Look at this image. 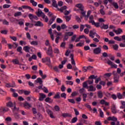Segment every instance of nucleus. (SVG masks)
<instances>
[{
	"label": "nucleus",
	"instance_id": "c85d7f7f",
	"mask_svg": "<svg viewBox=\"0 0 125 125\" xmlns=\"http://www.w3.org/2000/svg\"><path fill=\"white\" fill-rule=\"evenodd\" d=\"M66 9H67V6H63L61 8L59 9V10L61 11V12H64L66 11Z\"/></svg>",
	"mask_w": 125,
	"mask_h": 125
},
{
	"label": "nucleus",
	"instance_id": "423d86ee",
	"mask_svg": "<svg viewBox=\"0 0 125 125\" xmlns=\"http://www.w3.org/2000/svg\"><path fill=\"white\" fill-rule=\"evenodd\" d=\"M101 46H100V47H98L97 48H94L93 50L94 54H100V53H101Z\"/></svg>",
	"mask_w": 125,
	"mask_h": 125
},
{
	"label": "nucleus",
	"instance_id": "a19ab883",
	"mask_svg": "<svg viewBox=\"0 0 125 125\" xmlns=\"http://www.w3.org/2000/svg\"><path fill=\"white\" fill-rule=\"evenodd\" d=\"M17 50L18 52H20V54H22V47H21V46L18 47Z\"/></svg>",
	"mask_w": 125,
	"mask_h": 125
},
{
	"label": "nucleus",
	"instance_id": "774afa93",
	"mask_svg": "<svg viewBox=\"0 0 125 125\" xmlns=\"http://www.w3.org/2000/svg\"><path fill=\"white\" fill-rule=\"evenodd\" d=\"M111 97L112 99H113V100H116L117 99V96L115 94H112L111 95Z\"/></svg>",
	"mask_w": 125,
	"mask_h": 125
},
{
	"label": "nucleus",
	"instance_id": "052dcab7",
	"mask_svg": "<svg viewBox=\"0 0 125 125\" xmlns=\"http://www.w3.org/2000/svg\"><path fill=\"white\" fill-rule=\"evenodd\" d=\"M21 21L19 22V25L20 26H22V25H24V20H20Z\"/></svg>",
	"mask_w": 125,
	"mask_h": 125
},
{
	"label": "nucleus",
	"instance_id": "c9c22d12",
	"mask_svg": "<svg viewBox=\"0 0 125 125\" xmlns=\"http://www.w3.org/2000/svg\"><path fill=\"white\" fill-rule=\"evenodd\" d=\"M22 15V13L21 12H17L15 13V17H18V16H21Z\"/></svg>",
	"mask_w": 125,
	"mask_h": 125
},
{
	"label": "nucleus",
	"instance_id": "0e129e2a",
	"mask_svg": "<svg viewBox=\"0 0 125 125\" xmlns=\"http://www.w3.org/2000/svg\"><path fill=\"white\" fill-rule=\"evenodd\" d=\"M83 101H86V97L87 95L86 94H83Z\"/></svg>",
	"mask_w": 125,
	"mask_h": 125
},
{
	"label": "nucleus",
	"instance_id": "58836bf2",
	"mask_svg": "<svg viewBox=\"0 0 125 125\" xmlns=\"http://www.w3.org/2000/svg\"><path fill=\"white\" fill-rule=\"evenodd\" d=\"M78 122V118L74 117L71 120V124H75V123H77Z\"/></svg>",
	"mask_w": 125,
	"mask_h": 125
},
{
	"label": "nucleus",
	"instance_id": "2f4dec72",
	"mask_svg": "<svg viewBox=\"0 0 125 125\" xmlns=\"http://www.w3.org/2000/svg\"><path fill=\"white\" fill-rule=\"evenodd\" d=\"M112 5L114 6V8H116V9H118L119 8V5L118 4V3L116 2H112Z\"/></svg>",
	"mask_w": 125,
	"mask_h": 125
},
{
	"label": "nucleus",
	"instance_id": "864d4df0",
	"mask_svg": "<svg viewBox=\"0 0 125 125\" xmlns=\"http://www.w3.org/2000/svg\"><path fill=\"white\" fill-rule=\"evenodd\" d=\"M100 117L101 118H104V113H103V111H102V110L100 109Z\"/></svg>",
	"mask_w": 125,
	"mask_h": 125
},
{
	"label": "nucleus",
	"instance_id": "f3484780",
	"mask_svg": "<svg viewBox=\"0 0 125 125\" xmlns=\"http://www.w3.org/2000/svg\"><path fill=\"white\" fill-rule=\"evenodd\" d=\"M22 7L23 9H29V10L32 11V12L34 11V9L28 5H22Z\"/></svg>",
	"mask_w": 125,
	"mask_h": 125
},
{
	"label": "nucleus",
	"instance_id": "09e8293b",
	"mask_svg": "<svg viewBox=\"0 0 125 125\" xmlns=\"http://www.w3.org/2000/svg\"><path fill=\"white\" fill-rule=\"evenodd\" d=\"M114 40H115V41H117L118 42H122V38L118 36L115 37Z\"/></svg>",
	"mask_w": 125,
	"mask_h": 125
},
{
	"label": "nucleus",
	"instance_id": "473e14b6",
	"mask_svg": "<svg viewBox=\"0 0 125 125\" xmlns=\"http://www.w3.org/2000/svg\"><path fill=\"white\" fill-rule=\"evenodd\" d=\"M117 96L118 99H123L125 98V97H123V95H122V94L120 93H117Z\"/></svg>",
	"mask_w": 125,
	"mask_h": 125
},
{
	"label": "nucleus",
	"instance_id": "4be33fe9",
	"mask_svg": "<svg viewBox=\"0 0 125 125\" xmlns=\"http://www.w3.org/2000/svg\"><path fill=\"white\" fill-rule=\"evenodd\" d=\"M46 53L48 55H51L52 54V48L51 46L49 47Z\"/></svg>",
	"mask_w": 125,
	"mask_h": 125
},
{
	"label": "nucleus",
	"instance_id": "1a4fd4ad",
	"mask_svg": "<svg viewBox=\"0 0 125 125\" xmlns=\"http://www.w3.org/2000/svg\"><path fill=\"white\" fill-rule=\"evenodd\" d=\"M107 63L108 65H110V66H111V68H114L115 69H117V68H118V65H117V64H113V62H112V61L108 60L107 62Z\"/></svg>",
	"mask_w": 125,
	"mask_h": 125
},
{
	"label": "nucleus",
	"instance_id": "4468645a",
	"mask_svg": "<svg viewBox=\"0 0 125 125\" xmlns=\"http://www.w3.org/2000/svg\"><path fill=\"white\" fill-rule=\"evenodd\" d=\"M39 100L40 101H43V99L46 97V95L43 93H40L39 94Z\"/></svg>",
	"mask_w": 125,
	"mask_h": 125
},
{
	"label": "nucleus",
	"instance_id": "dca6fc26",
	"mask_svg": "<svg viewBox=\"0 0 125 125\" xmlns=\"http://www.w3.org/2000/svg\"><path fill=\"white\" fill-rule=\"evenodd\" d=\"M48 33L50 34V38L53 42L54 41V35L52 33V29H50L48 30Z\"/></svg>",
	"mask_w": 125,
	"mask_h": 125
},
{
	"label": "nucleus",
	"instance_id": "9b49d317",
	"mask_svg": "<svg viewBox=\"0 0 125 125\" xmlns=\"http://www.w3.org/2000/svg\"><path fill=\"white\" fill-rule=\"evenodd\" d=\"M36 14L38 17H42V16H43V15H44V13L40 9H38V12H36Z\"/></svg>",
	"mask_w": 125,
	"mask_h": 125
},
{
	"label": "nucleus",
	"instance_id": "2eb2a0df",
	"mask_svg": "<svg viewBox=\"0 0 125 125\" xmlns=\"http://www.w3.org/2000/svg\"><path fill=\"white\" fill-rule=\"evenodd\" d=\"M35 26L36 27H43V23L41 21H38L35 22Z\"/></svg>",
	"mask_w": 125,
	"mask_h": 125
},
{
	"label": "nucleus",
	"instance_id": "680f3d73",
	"mask_svg": "<svg viewBox=\"0 0 125 125\" xmlns=\"http://www.w3.org/2000/svg\"><path fill=\"white\" fill-rule=\"evenodd\" d=\"M28 17L30 20H33V19H34V15L32 14H29L28 15Z\"/></svg>",
	"mask_w": 125,
	"mask_h": 125
},
{
	"label": "nucleus",
	"instance_id": "ea45409f",
	"mask_svg": "<svg viewBox=\"0 0 125 125\" xmlns=\"http://www.w3.org/2000/svg\"><path fill=\"white\" fill-rule=\"evenodd\" d=\"M20 68L21 69H22V70H26L27 69V66L26 65H24L23 64H21L20 65Z\"/></svg>",
	"mask_w": 125,
	"mask_h": 125
},
{
	"label": "nucleus",
	"instance_id": "79ce46f5",
	"mask_svg": "<svg viewBox=\"0 0 125 125\" xmlns=\"http://www.w3.org/2000/svg\"><path fill=\"white\" fill-rule=\"evenodd\" d=\"M109 28V25L108 24H103L102 27V29H104V30H107Z\"/></svg>",
	"mask_w": 125,
	"mask_h": 125
},
{
	"label": "nucleus",
	"instance_id": "39448f33",
	"mask_svg": "<svg viewBox=\"0 0 125 125\" xmlns=\"http://www.w3.org/2000/svg\"><path fill=\"white\" fill-rule=\"evenodd\" d=\"M74 35V32H66L64 35V41H67L69 39V37H72Z\"/></svg>",
	"mask_w": 125,
	"mask_h": 125
},
{
	"label": "nucleus",
	"instance_id": "5fc2aeb1",
	"mask_svg": "<svg viewBox=\"0 0 125 125\" xmlns=\"http://www.w3.org/2000/svg\"><path fill=\"white\" fill-rule=\"evenodd\" d=\"M0 94H2L3 95H5V94H6V92L2 90L1 88H0Z\"/></svg>",
	"mask_w": 125,
	"mask_h": 125
},
{
	"label": "nucleus",
	"instance_id": "f704fd0d",
	"mask_svg": "<svg viewBox=\"0 0 125 125\" xmlns=\"http://www.w3.org/2000/svg\"><path fill=\"white\" fill-rule=\"evenodd\" d=\"M98 97L101 99L102 98V97H103V94L102 93V91H99L98 92Z\"/></svg>",
	"mask_w": 125,
	"mask_h": 125
},
{
	"label": "nucleus",
	"instance_id": "4d7b16f0",
	"mask_svg": "<svg viewBox=\"0 0 125 125\" xmlns=\"http://www.w3.org/2000/svg\"><path fill=\"white\" fill-rule=\"evenodd\" d=\"M45 45H46L47 46H49V47H50V43H49V41L48 40H46L45 42Z\"/></svg>",
	"mask_w": 125,
	"mask_h": 125
},
{
	"label": "nucleus",
	"instance_id": "6e6d98bb",
	"mask_svg": "<svg viewBox=\"0 0 125 125\" xmlns=\"http://www.w3.org/2000/svg\"><path fill=\"white\" fill-rule=\"evenodd\" d=\"M113 47L114 50H118V48H119V45H118V44H115L113 45Z\"/></svg>",
	"mask_w": 125,
	"mask_h": 125
},
{
	"label": "nucleus",
	"instance_id": "f8f14e48",
	"mask_svg": "<svg viewBox=\"0 0 125 125\" xmlns=\"http://www.w3.org/2000/svg\"><path fill=\"white\" fill-rule=\"evenodd\" d=\"M46 112L51 119H55V117L53 116V112L50 109H47Z\"/></svg>",
	"mask_w": 125,
	"mask_h": 125
},
{
	"label": "nucleus",
	"instance_id": "7c9ffc66",
	"mask_svg": "<svg viewBox=\"0 0 125 125\" xmlns=\"http://www.w3.org/2000/svg\"><path fill=\"white\" fill-rule=\"evenodd\" d=\"M51 1L52 2V5H53L54 7L57 8V7H58V5L56 3V1L55 0H51Z\"/></svg>",
	"mask_w": 125,
	"mask_h": 125
},
{
	"label": "nucleus",
	"instance_id": "aec40b11",
	"mask_svg": "<svg viewBox=\"0 0 125 125\" xmlns=\"http://www.w3.org/2000/svg\"><path fill=\"white\" fill-rule=\"evenodd\" d=\"M92 66H89L88 67H85V66H84L83 67V71L84 73H85L86 72H87V70H90V69H92Z\"/></svg>",
	"mask_w": 125,
	"mask_h": 125
},
{
	"label": "nucleus",
	"instance_id": "e433bc0d",
	"mask_svg": "<svg viewBox=\"0 0 125 125\" xmlns=\"http://www.w3.org/2000/svg\"><path fill=\"white\" fill-rule=\"evenodd\" d=\"M30 2L33 6H37L38 5V2L35 1L34 0H30Z\"/></svg>",
	"mask_w": 125,
	"mask_h": 125
},
{
	"label": "nucleus",
	"instance_id": "6e6552de",
	"mask_svg": "<svg viewBox=\"0 0 125 125\" xmlns=\"http://www.w3.org/2000/svg\"><path fill=\"white\" fill-rule=\"evenodd\" d=\"M111 111L113 114H117V113L120 112V110H117V107H116V105L115 104H113L112 105Z\"/></svg>",
	"mask_w": 125,
	"mask_h": 125
},
{
	"label": "nucleus",
	"instance_id": "6ab92c4d",
	"mask_svg": "<svg viewBox=\"0 0 125 125\" xmlns=\"http://www.w3.org/2000/svg\"><path fill=\"white\" fill-rule=\"evenodd\" d=\"M62 116L63 118H67V117H68L69 118H71V117H72V115H71L70 113H62Z\"/></svg>",
	"mask_w": 125,
	"mask_h": 125
},
{
	"label": "nucleus",
	"instance_id": "4c0bfd02",
	"mask_svg": "<svg viewBox=\"0 0 125 125\" xmlns=\"http://www.w3.org/2000/svg\"><path fill=\"white\" fill-rule=\"evenodd\" d=\"M12 62H13V64H15L16 65L19 64V60H18V59H17L13 60L12 61Z\"/></svg>",
	"mask_w": 125,
	"mask_h": 125
},
{
	"label": "nucleus",
	"instance_id": "3c124183",
	"mask_svg": "<svg viewBox=\"0 0 125 125\" xmlns=\"http://www.w3.org/2000/svg\"><path fill=\"white\" fill-rule=\"evenodd\" d=\"M61 89L62 92H64L66 90V87H65V85H62L61 88Z\"/></svg>",
	"mask_w": 125,
	"mask_h": 125
},
{
	"label": "nucleus",
	"instance_id": "f03ea898",
	"mask_svg": "<svg viewBox=\"0 0 125 125\" xmlns=\"http://www.w3.org/2000/svg\"><path fill=\"white\" fill-rule=\"evenodd\" d=\"M42 62L43 63H46V65L49 67H52V65H51V61H50V58L48 57L42 59Z\"/></svg>",
	"mask_w": 125,
	"mask_h": 125
},
{
	"label": "nucleus",
	"instance_id": "13d9d810",
	"mask_svg": "<svg viewBox=\"0 0 125 125\" xmlns=\"http://www.w3.org/2000/svg\"><path fill=\"white\" fill-rule=\"evenodd\" d=\"M31 44H32V45H38V42L32 41V42H31Z\"/></svg>",
	"mask_w": 125,
	"mask_h": 125
},
{
	"label": "nucleus",
	"instance_id": "bb28decb",
	"mask_svg": "<svg viewBox=\"0 0 125 125\" xmlns=\"http://www.w3.org/2000/svg\"><path fill=\"white\" fill-rule=\"evenodd\" d=\"M30 49H31V47L29 46H25L23 47V50H24L25 52H29Z\"/></svg>",
	"mask_w": 125,
	"mask_h": 125
},
{
	"label": "nucleus",
	"instance_id": "5701e85b",
	"mask_svg": "<svg viewBox=\"0 0 125 125\" xmlns=\"http://www.w3.org/2000/svg\"><path fill=\"white\" fill-rule=\"evenodd\" d=\"M100 104L102 105H105V106H109V103L105 102V101L104 100H102L100 102Z\"/></svg>",
	"mask_w": 125,
	"mask_h": 125
},
{
	"label": "nucleus",
	"instance_id": "a878e982",
	"mask_svg": "<svg viewBox=\"0 0 125 125\" xmlns=\"http://www.w3.org/2000/svg\"><path fill=\"white\" fill-rule=\"evenodd\" d=\"M56 19V16H52V17L51 18V19H50V21H49V25H51V24L53 23V21L55 20Z\"/></svg>",
	"mask_w": 125,
	"mask_h": 125
},
{
	"label": "nucleus",
	"instance_id": "f257e3e1",
	"mask_svg": "<svg viewBox=\"0 0 125 125\" xmlns=\"http://www.w3.org/2000/svg\"><path fill=\"white\" fill-rule=\"evenodd\" d=\"M75 7H77V8H79V9L81 11V13L82 15L83 16H85V13L86 12L84 11L83 10L84 8V7L83 6V5L82 3H78L75 5Z\"/></svg>",
	"mask_w": 125,
	"mask_h": 125
},
{
	"label": "nucleus",
	"instance_id": "e2e57ef3",
	"mask_svg": "<svg viewBox=\"0 0 125 125\" xmlns=\"http://www.w3.org/2000/svg\"><path fill=\"white\" fill-rule=\"evenodd\" d=\"M77 95H78V92L76 91H74L71 94V96H72V97L77 96Z\"/></svg>",
	"mask_w": 125,
	"mask_h": 125
},
{
	"label": "nucleus",
	"instance_id": "8fccbe9b",
	"mask_svg": "<svg viewBox=\"0 0 125 125\" xmlns=\"http://www.w3.org/2000/svg\"><path fill=\"white\" fill-rule=\"evenodd\" d=\"M92 25H94L95 27H97V28L100 27V23L99 22H95V21Z\"/></svg>",
	"mask_w": 125,
	"mask_h": 125
},
{
	"label": "nucleus",
	"instance_id": "69168bd1",
	"mask_svg": "<svg viewBox=\"0 0 125 125\" xmlns=\"http://www.w3.org/2000/svg\"><path fill=\"white\" fill-rule=\"evenodd\" d=\"M71 12V10H69V11L65 10V11L64 12V15H68L70 14V13Z\"/></svg>",
	"mask_w": 125,
	"mask_h": 125
},
{
	"label": "nucleus",
	"instance_id": "0eeeda50",
	"mask_svg": "<svg viewBox=\"0 0 125 125\" xmlns=\"http://www.w3.org/2000/svg\"><path fill=\"white\" fill-rule=\"evenodd\" d=\"M114 75V83H118L119 82V77H118V73L116 71L113 72Z\"/></svg>",
	"mask_w": 125,
	"mask_h": 125
},
{
	"label": "nucleus",
	"instance_id": "49530a36",
	"mask_svg": "<svg viewBox=\"0 0 125 125\" xmlns=\"http://www.w3.org/2000/svg\"><path fill=\"white\" fill-rule=\"evenodd\" d=\"M45 102L47 103H51V99L50 98H46L45 100Z\"/></svg>",
	"mask_w": 125,
	"mask_h": 125
},
{
	"label": "nucleus",
	"instance_id": "7ed1b4c3",
	"mask_svg": "<svg viewBox=\"0 0 125 125\" xmlns=\"http://www.w3.org/2000/svg\"><path fill=\"white\" fill-rule=\"evenodd\" d=\"M94 36L97 38V39H100V36L96 33V32L94 30H90L89 37L92 38V39H94Z\"/></svg>",
	"mask_w": 125,
	"mask_h": 125
},
{
	"label": "nucleus",
	"instance_id": "cd10ccee",
	"mask_svg": "<svg viewBox=\"0 0 125 125\" xmlns=\"http://www.w3.org/2000/svg\"><path fill=\"white\" fill-rule=\"evenodd\" d=\"M42 18V19H43L45 22H48V18H47V16H46L45 14H44V15H43Z\"/></svg>",
	"mask_w": 125,
	"mask_h": 125
},
{
	"label": "nucleus",
	"instance_id": "de8ad7c7",
	"mask_svg": "<svg viewBox=\"0 0 125 125\" xmlns=\"http://www.w3.org/2000/svg\"><path fill=\"white\" fill-rule=\"evenodd\" d=\"M61 96L62 97V98H64V99H66L67 97V94H66L65 93H62L61 94Z\"/></svg>",
	"mask_w": 125,
	"mask_h": 125
},
{
	"label": "nucleus",
	"instance_id": "393cba45",
	"mask_svg": "<svg viewBox=\"0 0 125 125\" xmlns=\"http://www.w3.org/2000/svg\"><path fill=\"white\" fill-rule=\"evenodd\" d=\"M35 83H40V84H42V78H39L35 81Z\"/></svg>",
	"mask_w": 125,
	"mask_h": 125
},
{
	"label": "nucleus",
	"instance_id": "20e7f679",
	"mask_svg": "<svg viewBox=\"0 0 125 125\" xmlns=\"http://www.w3.org/2000/svg\"><path fill=\"white\" fill-rule=\"evenodd\" d=\"M108 121H112V122L111 123V125H116L115 122H117L118 121V118L117 117H115L114 116L113 117H109L107 118Z\"/></svg>",
	"mask_w": 125,
	"mask_h": 125
},
{
	"label": "nucleus",
	"instance_id": "b1692460",
	"mask_svg": "<svg viewBox=\"0 0 125 125\" xmlns=\"http://www.w3.org/2000/svg\"><path fill=\"white\" fill-rule=\"evenodd\" d=\"M114 32L116 34V35H120L121 33H123V30L121 28H119L118 30H114Z\"/></svg>",
	"mask_w": 125,
	"mask_h": 125
},
{
	"label": "nucleus",
	"instance_id": "a211bd4d",
	"mask_svg": "<svg viewBox=\"0 0 125 125\" xmlns=\"http://www.w3.org/2000/svg\"><path fill=\"white\" fill-rule=\"evenodd\" d=\"M23 107H24L25 109H30V108H32V104L26 102L23 104Z\"/></svg>",
	"mask_w": 125,
	"mask_h": 125
},
{
	"label": "nucleus",
	"instance_id": "37998d69",
	"mask_svg": "<svg viewBox=\"0 0 125 125\" xmlns=\"http://www.w3.org/2000/svg\"><path fill=\"white\" fill-rule=\"evenodd\" d=\"M13 106V104L11 102H9L7 104V106L11 107Z\"/></svg>",
	"mask_w": 125,
	"mask_h": 125
},
{
	"label": "nucleus",
	"instance_id": "72a5a7b5",
	"mask_svg": "<svg viewBox=\"0 0 125 125\" xmlns=\"http://www.w3.org/2000/svg\"><path fill=\"white\" fill-rule=\"evenodd\" d=\"M6 87H15V84H10V83H6Z\"/></svg>",
	"mask_w": 125,
	"mask_h": 125
},
{
	"label": "nucleus",
	"instance_id": "c03bdc74",
	"mask_svg": "<svg viewBox=\"0 0 125 125\" xmlns=\"http://www.w3.org/2000/svg\"><path fill=\"white\" fill-rule=\"evenodd\" d=\"M54 98L55 99H57L58 98V99H59V98H60V92H57V94H56L55 95Z\"/></svg>",
	"mask_w": 125,
	"mask_h": 125
},
{
	"label": "nucleus",
	"instance_id": "a18cd8bd",
	"mask_svg": "<svg viewBox=\"0 0 125 125\" xmlns=\"http://www.w3.org/2000/svg\"><path fill=\"white\" fill-rule=\"evenodd\" d=\"M76 38H77V35H74L71 37V42H75L76 41Z\"/></svg>",
	"mask_w": 125,
	"mask_h": 125
},
{
	"label": "nucleus",
	"instance_id": "338daca9",
	"mask_svg": "<svg viewBox=\"0 0 125 125\" xmlns=\"http://www.w3.org/2000/svg\"><path fill=\"white\" fill-rule=\"evenodd\" d=\"M83 87L87 89L88 88V86H87V83L86 82H84L83 83Z\"/></svg>",
	"mask_w": 125,
	"mask_h": 125
},
{
	"label": "nucleus",
	"instance_id": "9d476101",
	"mask_svg": "<svg viewBox=\"0 0 125 125\" xmlns=\"http://www.w3.org/2000/svg\"><path fill=\"white\" fill-rule=\"evenodd\" d=\"M70 57L72 66L76 67V62H75V60L74 59V55L71 54Z\"/></svg>",
	"mask_w": 125,
	"mask_h": 125
},
{
	"label": "nucleus",
	"instance_id": "bf43d9fd",
	"mask_svg": "<svg viewBox=\"0 0 125 125\" xmlns=\"http://www.w3.org/2000/svg\"><path fill=\"white\" fill-rule=\"evenodd\" d=\"M60 39V37L59 36H57L56 39L55 40V42L56 43H58L59 42V39Z\"/></svg>",
	"mask_w": 125,
	"mask_h": 125
},
{
	"label": "nucleus",
	"instance_id": "603ef678",
	"mask_svg": "<svg viewBox=\"0 0 125 125\" xmlns=\"http://www.w3.org/2000/svg\"><path fill=\"white\" fill-rule=\"evenodd\" d=\"M84 42L78 43L76 44V46L77 47L83 46V45H84Z\"/></svg>",
	"mask_w": 125,
	"mask_h": 125
},
{
	"label": "nucleus",
	"instance_id": "ddd939ff",
	"mask_svg": "<svg viewBox=\"0 0 125 125\" xmlns=\"http://www.w3.org/2000/svg\"><path fill=\"white\" fill-rule=\"evenodd\" d=\"M8 46L9 49H12V48H16L18 46V44L14 43L13 45L11 44H8Z\"/></svg>",
	"mask_w": 125,
	"mask_h": 125
},
{
	"label": "nucleus",
	"instance_id": "412c9836",
	"mask_svg": "<svg viewBox=\"0 0 125 125\" xmlns=\"http://www.w3.org/2000/svg\"><path fill=\"white\" fill-rule=\"evenodd\" d=\"M87 89H88V91H95V90H96V88L93 85L89 86L88 88H87Z\"/></svg>",
	"mask_w": 125,
	"mask_h": 125
},
{
	"label": "nucleus",
	"instance_id": "c756f323",
	"mask_svg": "<svg viewBox=\"0 0 125 125\" xmlns=\"http://www.w3.org/2000/svg\"><path fill=\"white\" fill-rule=\"evenodd\" d=\"M101 9L100 10V13L102 14V15H105V11H104V6H101Z\"/></svg>",
	"mask_w": 125,
	"mask_h": 125
}]
</instances>
